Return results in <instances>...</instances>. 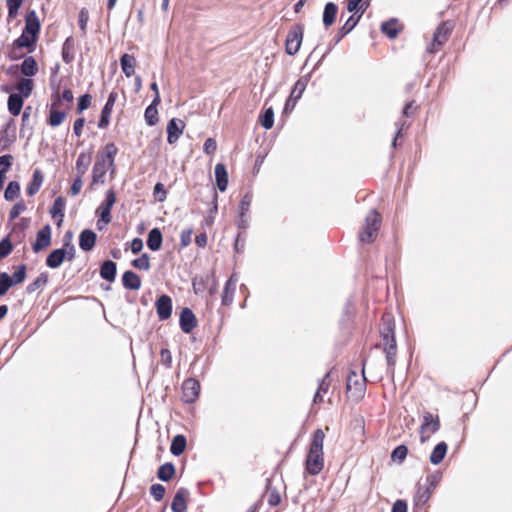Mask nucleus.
Masks as SVG:
<instances>
[{"label":"nucleus","instance_id":"1","mask_svg":"<svg viewBox=\"0 0 512 512\" xmlns=\"http://www.w3.org/2000/svg\"><path fill=\"white\" fill-rule=\"evenodd\" d=\"M325 434L323 430L317 429L306 457V470L311 475H318L324 467V445Z\"/></svg>","mask_w":512,"mask_h":512},{"label":"nucleus","instance_id":"2","mask_svg":"<svg viewBox=\"0 0 512 512\" xmlns=\"http://www.w3.org/2000/svg\"><path fill=\"white\" fill-rule=\"evenodd\" d=\"M383 327L381 329V336L384 345V351L386 353V360L389 366L395 364L396 356V340L394 336V320L392 315L385 314L382 317Z\"/></svg>","mask_w":512,"mask_h":512},{"label":"nucleus","instance_id":"3","mask_svg":"<svg viewBox=\"0 0 512 512\" xmlns=\"http://www.w3.org/2000/svg\"><path fill=\"white\" fill-rule=\"evenodd\" d=\"M381 223L380 215L372 210L365 218V223L359 232V240L362 243H371L375 240Z\"/></svg>","mask_w":512,"mask_h":512},{"label":"nucleus","instance_id":"4","mask_svg":"<svg viewBox=\"0 0 512 512\" xmlns=\"http://www.w3.org/2000/svg\"><path fill=\"white\" fill-rule=\"evenodd\" d=\"M440 428L439 417L430 412H425L422 416V423L419 429L420 441L426 442Z\"/></svg>","mask_w":512,"mask_h":512},{"label":"nucleus","instance_id":"5","mask_svg":"<svg viewBox=\"0 0 512 512\" xmlns=\"http://www.w3.org/2000/svg\"><path fill=\"white\" fill-rule=\"evenodd\" d=\"M68 249L59 248L53 250L46 259V265L51 269H56L62 265L65 259L74 258L75 248L73 245H67Z\"/></svg>","mask_w":512,"mask_h":512},{"label":"nucleus","instance_id":"6","mask_svg":"<svg viewBox=\"0 0 512 512\" xmlns=\"http://www.w3.org/2000/svg\"><path fill=\"white\" fill-rule=\"evenodd\" d=\"M116 202V195L113 190H108L105 195L104 202L98 207L97 213L99 214V220L97 226L102 229L101 223L107 225L111 222V209Z\"/></svg>","mask_w":512,"mask_h":512},{"label":"nucleus","instance_id":"7","mask_svg":"<svg viewBox=\"0 0 512 512\" xmlns=\"http://www.w3.org/2000/svg\"><path fill=\"white\" fill-rule=\"evenodd\" d=\"M366 383L364 375L359 376L357 373L352 372L347 379V393L349 397L354 400L360 399L365 391Z\"/></svg>","mask_w":512,"mask_h":512},{"label":"nucleus","instance_id":"8","mask_svg":"<svg viewBox=\"0 0 512 512\" xmlns=\"http://www.w3.org/2000/svg\"><path fill=\"white\" fill-rule=\"evenodd\" d=\"M303 39V28L300 25L293 26L286 37L285 49L289 55H295L301 46Z\"/></svg>","mask_w":512,"mask_h":512},{"label":"nucleus","instance_id":"9","mask_svg":"<svg viewBox=\"0 0 512 512\" xmlns=\"http://www.w3.org/2000/svg\"><path fill=\"white\" fill-rule=\"evenodd\" d=\"M452 31V25L448 22H443L440 24L433 36V40L430 46H428V51L434 53L441 47L447 40Z\"/></svg>","mask_w":512,"mask_h":512},{"label":"nucleus","instance_id":"10","mask_svg":"<svg viewBox=\"0 0 512 512\" xmlns=\"http://www.w3.org/2000/svg\"><path fill=\"white\" fill-rule=\"evenodd\" d=\"M200 393V384L194 378L186 379L182 384V398L186 403L195 402Z\"/></svg>","mask_w":512,"mask_h":512},{"label":"nucleus","instance_id":"11","mask_svg":"<svg viewBox=\"0 0 512 512\" xmlns=\"http://www.w3.org/2000/svg\"><path fill=\"white\" fill-rule=\"evenodd\" d=\"M252 203V196L250 194H245L239 205V217L237 220V225L240 229H246L249 224L248 212Z\"/></svg>","mask_w":512,"mask_h":512},{"label":"nucleus","instance_id":"12","mask_svg":"<svg viewBox=\"0 0 512 512\" xmlns=\"http://www.w3.org/2000/svg\"><path fill=\"white\" fill-rule=\"evenodd\" d=\"M51 244V227L49 225L44 226L37 232L36 240L33 244L34 252H39Z\"/></svg>","mask_w":512,"mask_h":512},{"label":"nucleus","instance_id":"13","mask_svg":"<svg viewBox=\"0 0 512 512\" xmlns=\"http://www.w3.org/2000/svg\"><path fill=\"white\" fill-rule=\"evenodd\" d=\"M156 311L160 320L170 318L172 313V300L168 295L160 296L156 301Z\"/></svg>","mask_w":512,"mask_h":512},{"label":"nucleus","instance_id":"14","mask_svg":"<svg viewBox=\"0 0 512 512\" xmlns=\"http://www.w3.org/2000/svg\"><path fill=\"white\" fill-rule=\"evenodd\" d=\"M237 282H238V277L235 273L232 274L230 276V278L227 280V282L224 286V289H223V293H222V304L224 306H229L232 304L233 299H234V294L236 291Z\"/></svg>","mask_w":512,"mask_h":512},{"label":"nucleus","instance_id":"15","mask_svg":"<svg viewBox=\"0 0 512 512\" xmlns=\"http://www.w3.org/2000/svg\"><path fill=\"white\" fill-rule=\"evenodd\" d=\"M185 124L180 119H171L167 124V140L169 144L175 143L183 132Z\"/></svg>","mask_w":512,"mask_h":512},{"label":"nucleus","instance_id":"16","mask_svg":"<svg viewBox=\"0 0 512 512\" xmlns=\"http://www.w3.org/2000/svg\"><path fill=\"white\" fill-rule=\"evenodd\" d=\"M197 325L196 317L191 309L183 308L180 313V327L184 333H190Z\"/></svg>","mask_w":512,"mask_h":512},{"label":"nucleus","instance_id":"17","mask_svg":"<svg viewBox=\"0 0 512 512\" xmlns=\"http://www.w3.org/2000/svg\"><path fill=\"white\" fill-rule=\"evenodd\" d=\"M112 167L113 164H107V161L97 158L92 170L93 183H104L106 172Z\"/></svg>","mask_w":512,"mask_h":512},{"label":"nucleus","instance_id":"18","mask_svg":"<svg viewBox=\"0 0 512 512\" xmlns=\"http://www.w3.org/2000/svg\"><path fill=\"white\" fill-rule=\"evenodd\" d=\"M189 496V491L186 488H180L176 492L172 504L171 510L173 512H184L187 508L186 500Z\"/></svg>","mask_w":512,"mask_h":512},{"label":"nucleus","instance_id":"19","mask_svg":"<svg viewBox=\"0 0 512 512\" xmlns=\"http://www.w3.org/2000/svg\"><path fill=\"white\" fill-rule=\"evenodd\" d=\"M23 30H25L27 34L33 35L37 38L40 31V22L35 11L27 13L25 17V27Z\"/></svg>","mask_w":512,"mask_h":512},{"label":"nucleus","instance_id":"20","mask_svg":"<svg viewBox=\"0 0 512 512\" xmlns=\"http://www.w3.org/2000/svg\"><path fill=\"white\" fill-rule=\"evenodd\" d=\"M96 242V234L89 229L83 230L79 236V246L83 251L93 249Z\"/></svg>","mask_w":512,"mask_h":512},{"label":"nucleus","instance_id":"21","mask_svg":"<svg viewBox=\"0 0 512 512\" xmlns=\"http://www.w3.org/2000/svg\"><path fill=\"white\" fill-rule=\"evenodd\" d=\"M215 177L218 189L224 192L228 186V174L223 164L218 163L215 166Z\"/></svg>","mask_w":512,"mask_h":512},{"label":"nucleus","instance_id":"22","mask_svg":"<svg viewBox=\"0 0 512 512\" xmlns=\"http://www.w3.org/2000/svg\"><path fill=\"white\" fill-rule=\"evenodd\" d=\"M122 283L126 289L130 290H138L141 287V279L136 273L132 271H126L123 274Z\"/></svg>","mask_w":512,"mask_h":512},{"label":"nucleus","instance_id":"23","mask_svg":"<svg viewBox=\"0 0 512 512\" xmlns=\"http://www.w3.org/2000/svg\"><path fill=\"white\" fill-rule=\"evenodd\" d=\"M447 449H448V446H447V444L445 442L438 443L434 447L433 451L430 454V457H429L430 462L433 465L440 464L443 461V459H444V457H445V455L447 453Z\"/></svg>","mask_w":512,"mask_h":512},{"label":"nucleus","instance_id":"24","mask_svg":"<svg viewBox=\"0 0 512 512\" xmlns=\"http://www.w3.org/2000/svg\"><path fill=\"white\" fill-rule=\"evenodd\" d=\"M66 117V114L64 111H60L57 109V102H53L51 104V108H50V115H49V119H48V123L50 126L52 127H57L59 125L62 124V122L64 121Z\"/></svg>","mask_w":512,"mask_h":512},{"label":"nucleus","instance_id":"25","mask_svg":"<svg viewBox=\"0 0 512 512\" xmlns=\"http://www.w3.org/2000/svg\"><path fill=\"white\" fill-rule=\"evenodd\" d=\"M65 205V199L63 197H58L55 199L50 209L52 218L58 219V224H60L63 221Z\"/></svg>","mask_w":512,"mask_h":512},{"label":"nucleus","instance_id":"26","mask_svg":"<svg viewBox=\"0 0 512 512\" xmlns=\"http://www.w3.org/2000/svg\"><path fill=\"white\" fill-rule=\"evenodd\" d=\"M159 102L160 98H154L152 104H150L145 110V120L149 126H153L158 122L157 105Z\"/></svg>","mask_w":512,"mask_h":512},{"label":"nucleus","instance_id":"27","mask_svg":"<svg viewBox=\"0 0 512 512\" xmlns=\"http://www.w3.org/2000/svg\"><path fill=\"white\" fill-rule=\"evenodd\" d=\"M16 90L18 94H11L10 96H29L33 90V80L29 78H21L16 83Z\"/></svg>","mask_w":512,"mask_h":512},{"label":"nucleus","instance_id":"28","mask_svg":"<svg viewBox=\"0 0 512 512\" xmlns=\"http://www.w3.org/2000/svg\"><path fill=\"white\" fill-rule=\"evenodd\" d=\"M100 275L103 279L113 282L116 276V264L113 261H105L100 269Z\"/></svg>","mask_w":512,"mask_h":512},{"label":"nucleus","instance_id":"29","mask_svg":"<svg viewBox=\"0 0 512 512\" xmlns=\"http://www.w3.org/2000/svg\"><path fill=\"white\" fill-rule=\"evenodd\" d=\"M338 7L336 4L329 2L325 5L323 12V23L326 27L331 26L336 18Z\"/></svg>","mask_w":512,"mask_h":512},{"label":"nucleus","instance_id":"30","mask_svg":"<svg viewBox=\"0 0 512 512\" xmlns=\"http://www.w3.org/2000/svg\"><path fill=\"white\" fill-rule=\"evenodd\" d=\"M162 244V234L158 228L152 229L148 234L147 246L152 251L160 249Z\"/></svg>","mask_w":512,"mask_h":512},{"label":"nucleus","instance_id":"31","mask_svg":"<svg viewBox=\"0 0 512 512\" xmlns=\"http://www.w3.org/2000/svg\"><path fill=\"white\" fill-rule=\"evenodd\" d=\"M36 37L30 34H27L25 30L22 31L20 37H18L14 42V48H30L36 42Z\"/></svg>","mask_w":512,"mask_h":512},{"label":"nucleus","instance_id":"32","mask_svg":"<svg viewBox=\"0 0 512 512\" xmlns=\"http://www.w3.org/2000/svg\"><path fill=\"white\" fill-rule=\"evenodd\" d=\"M61 82H62V80L58 79V76L56 73L52 75V77H51V87L53 89L52 96H63V97L72 96L71 91L68 90L66 88V86H64L63 88L61 87Z\"/></svg>","mask_w":512,"mask_h":512},{"label":"nucleus","instance_id":"33","mask_svg":"<svg viewBox=\"0 0 512 512\" xmlns=\"http://www.w3.org/2000/svg\"><path fill=\"white\" fill-rule=\"evenodd\" d=\"M120 63H121V68L127 77H130L131 75L134 74L135 63H136L134 56L129 55V54H124V55H122V57L120 59Z\"/></svg>","mask_w":512,"mask_h":512},{"label":"nucleus","instance_id":"34","mask_svg":"<svg viewBox=\"0 0 512 512\" xmlns=\"http://www.w3.org/2000/svg\"><path fill=\"white\" fill-rule=\"evenodd\" d=\"M186 444H187V441H186L185 436H183L181 434L176 435L173 438L172 443H171V447H170L171 453L175 456L181 455L186 448Z\"/></svg>","mask_w":512,"mask_h":512},{"label":"nucleus","instance_id":"35","mask_svg":"<svg viewBox=\"0 0 512 512\" xmlns=\"http://www.w3.org/2000/svg\"><path fill=\"white\" fill-rule=\"evenodd\" d=\"M43 179L44 178H43L41 171L35 170L33 173V179L26 189L27 193L31 196L36 194L39 191V189L41 188Z\"/></svg>","mask_w":512,"mask_h":512},{"label":"nucleus","instance_id":"36","mask_svg":"<svg viewBox=\"0 0 512 512\" xmlns=\"http://www.w3.org/2000/svg\"><path fill=\"white\" fill-rule=\"evenodd\" d=\"M369 6L368 2L364 0H348L347 1V10L349 12H354L355 14L360 13L358 16H362L364 12L367 10Z\"/></svg>","mask_w":512,"mask_h":512},{"label":"nucleus","instance_id":"37","mask_svg":"<svg viewBox=\"0 0 512 512\" xmlns=\"http://www.w3.org/2000/svg\"><path fill=\"white\" fill-rule=\"evenodd\" d=\"M38 66L33 57H27L24 59V61L21 64V72L25 76H33L37 73Z\"/></svg>","mask_w":512,"mask_h":512},{"label":"nucleus","instance_id":"38","mask_svg":"<svg viewBox=\"0 0 512 512\" xmlns=\"http://www.w3.org/2000/svg\"><path fill=\"white\" fill-rule=\"evenodd\" d=\"M13 157L11 155L0 156V189L3 187L5 175L12 165Z\"/></svg>","mask_w":512,"mask_h":512},{"label":"nucleus","instance_id":"39","mask_svg":"<svg viewBox=\"0 0 512 512\" xmlns=\"http://www.w3.org/2000/svg\"><path fill=\"white\" fill-rule=\"evenodd\" d=\"M396 19H391L382 23L381 31L386 34L389 38H395L398 35L399 27Z\"/></svg>","mask_w":512,"mask_h":512},{"label":"nucleus","instance_id":"40","mask_svg":"<svg viewBox=\"0 0 512 512\" xmlns=\"http://www.w3.org/2000/svg\"><path fill=\"white\" fill-rule=\"evenodd\" d=\"M117 147L114 143H108L102 154L98 156L99 159L107 161V164H113L114 165V159L117 154Z\"/></svg>","mask_w":512,"mask_h":512},{"label":"nucleus","instance_id":"41","mask_svg":"<svg viewBox=\"0 0 512 512\" xmlns=\"http://www.w3.org/2000/svg\"><path fill=\"white\" fill-rule=\"evenodd\" d=\"M175 473V467L172 463L168 462L161 465L158 469L157 476L162 481H169Z\"/></svg>","mask_w":512,"mask_h":512},{"label":"nucleus","instance_id":"42","mask_svg":"<svg viewBox=\"0 0 512 512\" xmlns=\"http://www.w3.org/2000/svg\"><path fill=\"white\" fill-rule=\"evenodd\" d=\"M260 124L266 130H269L273 127L274 124V111L273 108L266 107L264 113L259 118Z\"/></svg>","mask_w":512,"mask_h":512},{"label":"nucleus","instance_id":"43","mask_svg":"<svg viewBox=\"0 0 512 512\" xmlns=\"http://www.w3.org/2000/svg\"><path fill=\"white\" fill-rule=\"evenodd\" d=\"M330 386L329 374H326L325 377L321 380L318 390L314 396V403H320L323 401L324 394L327 393Z\"/></svg>","mask_w":512,"mask_h":512},{"label":"nucleus","instance_id":"44","mask_svg":"<svg viewBox=\"0 0 512 512\" xmlns=\"http://www.w3.org/2000/svg\"><path fill=\"white\" fill-rule=\"evenodd\" d=\"M114 100L115 98H108V101L107 103L105 104L103 110H102V115H101V119L99 121V127L100 128H104L108 125L109 123V115L112 111V108H113V105H114Z\"/></svg>","mask_w":512,"mask_h":512},{"label":"nucleus","instance_id":"45","mask_svg":"<svg viewBox=\"0 0 512 512\" xmlns=\"http://www.w3.org/2000/svg\"><path fill=\"white\" fill-rule=\"evenodd\" d=\"M360 18H361L360 16H357V17L355 15L350 16L349 19L345 22V24L339 30L340 35H339L337 41H339L341 39V37L347 35L350 31H352V29L359 22Z\"/></svg>","mask_w":512,"mask_h":512},{"label":"nucleus","instance_id":"46","mask_svg":"<svg viewBox=\"0 0 512 512\" xmlns=\"http://www.w3.org/2000/svg\"><path fill=\"white\" fill-rule=\"evenodd\" d=\"M20 185L16 181H11L4 192V197L8 201H12L19 196Z\"/></svg>","mask_w":512,"mask_h":512},{"label":"nucleus","instance_id":"47","mask_svg":"<svg viewBox=\"0 0 512 512\" xmlns=\"http://www.w3.org/2000/svg\"><path fill=\"white\" fill-rule=\"evenodd\" d=\"M89 165L90 157L84 153H81L76 161V169L79 174L78 176L82 177L86 173Z\"/></svg>","mask_w":512,"mask_h":512},{"label":"nucleus","instance_id":"48","mask_svg":"<svg viewBox=\"0 0 512 512\" xmlns=\"http://www.w3.org/2000/svg\"><path fill=\"white\" fill-rule=\"evenodd\" d=\"M48 282V276L44 273L40 274L32 283L27 287L29 293L35 292L37 289L44 287Z\"/></svg>","mask_w":512,"mask_h":512},{"label":"nucleus","instance_id":"49","mask_svg":"<svg viewBox=\"0 0 512 512\" xmlns=\"http://www.w3.org/2000/svg\"><path fill=\"white\" fill-rule=\"evenodd\" d=\"M23 107V98H8V109L10 113L17 116Z\"/></svg>","mask_w":512,"mask_h":512},{"label":"nucleus","instance_id":"50","mask_svg":"<svg viewBox=\"0 0 512 512\" xmlns=\"http://www.w3.org/2000/svg\"><path fill=\"white\" fill-rule=\"evenodd\" d=\"M26 278V266L20 265L17 267V270L13 273L12 276H10V280L12 282V285H17L22 283Z\"/></svg>","mask_w":512,"mask_h":512},{"label":"nucleus","instance_id":"51","mask_svg":"<svg viewBox=\"0 0 512 512\" xmlns=\"http://www.w3.org/2000/svg\"><path fill=\"white\" fill-rule=\"evenodd\" d=\"M309 79L307 77H301L294 85L290 96H302L304 93Z\"/></svg>","mask_w":512,"mask_h":512},{"label":"nucleus","instance_id":"52","mask_svg":"<svg viewBox=\"0 0 512 512\" xmlns=\"http://www.w3.org/2000/svg\"><path fill=\"white\" fill-rule=\"evenodd\" d=\"M132 266L136 269L147 271L150 268L149 256L142 254L139 258L132 261Z\"/></svg>","mask_w":512,"mask_h":512},{"label":"nucleus","instance_id":"53","mask_svg":"<svg viewBox=\"0 0 512 512\" xmlns=\"http://www.w3.org/2000/svg\"><path fill=\"white\" fill-rule=\"evenodd\" d=\"M407 453V447L404 445H400L393 450L391 458L393 461H398L399 463H401L406 458Z\"/></svg>","mask_w":512,"mask_h":512},{"label":"nucleus","instance_id":"54","mask_svg":"<svg viewBox=\"0 0 512 512\" xmlns=\"http://www.w3.org/2000/svg\"><path fill=\"white\" fill-rule=\"evenodd\" d=\"M11 286L13 285L10 280V275L6 272L0 273V296L4 295Z\"/></svg>","mask_w":512,"mask_h":512},{"label":"nucleus","instance_id":"55","mask_svg":"<svg viewBox=\"0 0 512 512\" xmlns=\"http://www.w3.org/2000/svg\"><path fill=\"white\" fill-rule=\"evenodd\" d=\"M150 493L156 501H160L165 495V487L161 484H153L150 488Z\"/></svg>","mask_w":512,"mask_h":512},{"label":"nucleus","instance_id":"56","mask_svg":"<svg viewBox=\"0 0 512 512\" xmlns=\"http://www.w3.org/2000/svg\"><path fill=\"white\" fill-rule=\"evenodd\" d=\"M12 251V245L10 241L5 238L0 242V259L7 257Z\"/></svg>","mask_w":512,"mask_h":512},{"label":"nucleus","instance_id":"57","mask_svg":"<svg viewBox=\"0 0 512 512\" xmlns=\"http://www.w3.org/2000/svg\"><path fill=\"white\" fill-rule=\"evenodd\" d=\"M25 208H26V206L23 201L16 203L10 210V214H9L10 219L11 220L16 219L25 210Z\"/></svg>","mask_w":512,"mask_h":512},{"label":"nucleus","instance_id":"58","mask_svg":"<svg viewBox=\"0 0 512 512\" xmlns=\"http://www.w3.org/2000/svg\"><path fill=\"white\" fill-rule=\"evenodd\" d=\"M89 21V13L86 9H81L79 12V27L83 33L86 32L87 23Z\"/></svg>","mask_w":512,"mask_h":512},{"label":"nucleus","instance_id":"59","mask_svg":"<svg viewBox=\"0 0 512 512\" xmlns=\"http://www.w3.org/2000/svg\"><path fill=\"white\" fill-rule=\"evenodd\" d=\"M217 149L216 141L213 138H208L203 146V150L208 155H213Z\"/></svg>","mask_w":512,"mask_h":512},{"label":"nucleus","instance_id":"60","mask_svg":"<svg viewBox=\"0 0 512 512\" xmlns=\"http://www.w3.org/2000/svg\"><path fill=\"white\" fill-rule=\"evenodd\" d=\"M71 44H70V40L67 39L63 45V49H62V57H63V60L66 62V63H69L73 56L71 55L70 53V50H71Z\"/></svg>","mask_w":512,"mask_h":512},{"label":"nucleus","instance_id":"61","mask_svg":"<svg viewBox=\"0 0 512 512\" xmlns=\"http://www.w3.org/2000/svg\"><path fill=\"white\" fill-rule=\"evenodd\" d=\"M154 194L158 197L160 202L164 201L166 198V190L162 183H157L154 187Z\"/></svg>","mask_w":512,"mask_h":512},{"label":"nucleus","instance_id":"62","mask_svg":"<svg viewBox=\"0 0 512 512\" xmlns=\"http://www.w3.org/2000/svg\"><path fill=\"white\" fill-rule=\"evenodd\" d=\"M82 185H83V182H82V177L78 176L72 183V186H71V189H70V193L71 195L75 196L77 194H79V192L81 191L82 189Z\"/></svg>","mask_w":512,"mask_h":512},{"label":"nucleus","instance_id":"63","mask_svg":"<svg viewBox=\"0 0 512 512\" xmlns=\"http://www.w3.org/2000/svg\"><path fill=\"white\" fill-rule=\"evenodd\" d=\"M191 236H192V230L187 229L181 232V244L182 246L186 247L191 242Z\"/></svg>","mask_w":512,"mask_h":512},{"label":"nucleus","instance_id":"64","mask_svg":"<svg viewBox=\"0 0 512 512\" xmlns=\"http://www.w3.org/2000/svg\"><path fill=\"white\" fill-rule=\"evenodd\" d=\"M392 512H407V504L403 500H397L392 507Z\"/></svg>","mask_w":512,"mask_h":512}]
</instances>
